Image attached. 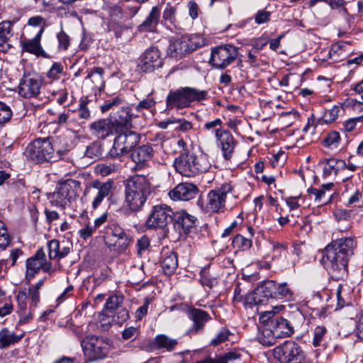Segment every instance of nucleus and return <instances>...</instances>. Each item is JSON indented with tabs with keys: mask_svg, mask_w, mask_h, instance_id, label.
Returning <instances> with one entry per match:
<instances>
[{
	"mask_svg": "<svg viewBox=\"0 0 363 363\" xmlns=\"http://www.w3.org/2000/svg\"><path fill=\"white\" fill-rule=\"evenodd\" d=\"M240 355L236 352H230L226 353L223 357H219L215 359L213 358H207L197 363H228L229 361L235 360L239 359Z\"/></svg>",
	"mask_w": 363,
	"mask_h": 363,
	"instance_id": "nucleus-44",
	"label": "nucleus"
},
{
	"mask_svg": "<svg viewBox=\"0 0 363 363\" xmlns=\"http://www.w3.org/2000/svg\"><path fill=\"white\" fill-rule=\"evenodd\" d=\"M26 279L28 281L33 279L40 269L52 276L56 269L52 268V264L46 259V255L43 248L38 249L35 254L29 257L26 263Z\"/></svg>",
	"mask_w": 363,
	"mask_h": 363,
	"instance_id": "nucleus-10",
	"label": "nucleus"
},
{
	"mask_svg": "<svg viewBox=\"0 0 363 363\" xmlns=\"http://www.w3.org/2000/svg\"><path fill=\"white\" fill-rule=\"evenodd\" d=\"M160 18V11L157 6L152 8L145 21L138 26L140 32H156Z\"/></svg>",
	"mask_w": 363,
	"mask_h": 363,
	"instance_id": "nucleus-31",
	"label": "nucleus"
},
{
	"mask_svg": "<svg viewBox=\"0 0 363 363\" xmlns=\"http://www.w3.org/2000/svg\"><path fill=\"white\" fill-rule=\"evenodd\" d=\"M27 156L36 162H55L60 159L62 152L55 148L49 138H38L29 144L26 148Z\"/></svg>",
	"mask_w": 363,
	"mask_h": 363,
	"instance_id": "nucleus-5",
	"label": "nucleus"
},
{
	"mask_svg": "<svg viewBox=\"0 0 363 363\" xmlns=\"http://www.w3.org/2000/svg\"><path fill=\"white\" fill-rule=\"evenodd\" d=\"M238 55V48L231 44L218 46L212 49L209 62L213 67L223 69L232 64Z\"/></svg>",
	"mask_w": 363,
	"mask_h": 363,
	"instance_id": "nucleus-12",
	"label": "nucleus"
},
{
	"mask_svg": "<svg viewBox=\"0 0 363 363\" xmlns=\"http://www.w3.org/2000/svg\"><path fill=\"white\" fill-rule=\"evenodd\" d=\"M232 335L231 332L226 328H222L216 336L211 340V345L218 346L221 343L228 340L229 336Z\"/></svg>",
	"mask_w": 363,
	"mask_h": 363,
	"instance_id": "nucleus-47",
	"label": "nucleus"
},
{
	"mask_svg": "<svg viewBox=\"0 0 363 363\" xmlns=\"http://www.w3.org/2000/svg\"><path fill=\"white\" fill-rule=\"evenodd\" d=\"M269 324L278 338L286 337L294 333L293 326L288 320L282 317L277 316Z\"/></svg>",
	"mask_w": 363,
	"mask_h": 363,
	"instance_id": "nucleus-29",
	"label": "nucleus"
},
{
	"mask_svg": "<svg viewBox=\"0 0 363 363\" xmlns=\"http://www.w3.org/2000/svg\"><path fill=\"white\" fill-rule=\"evenodd\" d=\"M174 124L177 125V126L175 127V130L182 132H188L193 128L192 123L184 119L176 118Z\"/></svg>",
	"mask_w": 363,
	"mask_h": 363,
	"instance_id": "nucleus-61",
	"label": "nucleus"
},
{
	"mask_svg": "<svg viewBox=\"0 0 363 363\" xmlns=\"http://www.w3.org/2000/svg\"><path fill=\"white\" fill-rule=\"evenodd\" d=\"M42 78L35 74H25L18 84V94L25 99L37 97L40 93Z\"/></svg>",
	"mask_w": 363,
	"mask_h": 363,
	"instance_id": "nucleus-15",
	"label": "nucleus"
},
{
	"mask_svg": "<svg viewBox=\"0 0 363 363\" xmlns=\"http://www.w3.org/2000/svg\"><path fill=\"white\" fill-rule=\"evenodd\" d=\"M129 318L128 311L125 308H118L116 314L113 315V320L116 323L121 324L126 321Z\"/></svg>",
	"mask_w": 363,
	"mask_h": 363,
	"instance_id": "nucleus-63",
	"label": "nucleus"
},
{
	"mask_svg": "<svg viewBox=\"0 0 363 363\" xmlns=\"http://www.w3.org/2000/svg\"><path fill=\"white\" fill-rule=\"evenodd\" d=\"M44 28L42 26L33 38H24L21 40V43L23 50L37 56L44 55V51L40 45V40Z\"/></svg>",
	"mask_w": 363,
	"mask_h": 363,
	"instance_id": "nucleus-30",
	"label": "nucleus"
},
{
	"mask_svg": "<svg viewBox=\"0 0 363 363\" xmlns=\"http://www.w3.org/2000/svg\"><path fill=\"white\" fill-rule=\"evenodd\" d=\"M23 336V333L17 335L6 328H2L0 330V349L7 348L18 342Z\"/></svg>",
	"mask_w": 363,
	"mask_h": 363,
	"instance_id": "nucleus-34",
	"label": "nucleus"
},
{
	"mask_svg": "<svg viewBox=\"0 0 363 363\" xmlns=\"http://www.w3.org/2000/svg\"><path fill=\"white\" fill-rule=\"evenodd\" d=\"M172 223L174 229L180 235H187L195 227L196 218L185 211H176Z\"/></svg>",
	"mask_w": 363,
	"mask_h": 363,
	"instance_id": "nucleus-23",
	"label": "nucleus"
},
{
	"mask_svg": "<svg viewBox=\"0 0 363 363\" xmlns=\"http://www.w3.org/2000/svg\"><path fill=\"white\" fill-rule=\"evenodd\" d=\"M16 298H17V302L18 304L19 313L28 311L27 310V303H26V300L28 299L27 290L24 289L22 291H20L18 293Z\"/></svg>",
	"mask_w": 363,
	"mask_h": 363,
	"instance_id": "nucleus-54",
	"label": "nucleus"
},
{
	"mask_svg": "<svg viewBox=\"0 0 363 363\" xmlns=\"http://www.w3.org/2000/svg\"><path fill=\"white\" fill-rule=\"evenodd\" d=\"M187 314L189 318L193 322V325L186 332L189 335L203 332L205 324L211 319L206 311L196 308H190Z\"/></svg>",
	"mask_w": 363,
	"mask_h": 363,
	"instance_id": "nucleus-21",
	"label": "nucleus"
},
{
	"mask_svg": "<svg viewBox=\"0 0 363 363\" xmlns=\"http://www.w3.org/2000/svg\"><path fill=\"white\" fill-rule=\"evenodd\" d=\"M216 138L225 160H230L236 145V141L233 135L227 130L216 129Z\"/></svg>",
	"mask_w": 363,
	"mask_h": 363,
	"instance_id": "nucleus-20",
	"label": "nucleus"
},
{
	"mask_svg": "<svg viewBox=\"0 0 363 363\" xmlns=\"http://www.w3.org/2000/svg\"><path fill=\"white\" fill-rule=\"evenodd\" d=\"M122 295H113L108 298L106 302V308L108 311L116 309L123 301Z\"/></svg>",
	"mask_w": 363,
	"mask_h": 363,
	"instance_id": "nucleus-48",
	"label": "nucleus"
},
{
	"mask_svg": "<svg viewBox=\"0 0 363 363\" xmlns=\"http://www.w3.org/2000/svg\"><path fill=\"white\" fill-rule=\"evenodd\" d=\"M150 303V298H145L143 306L139 307L135 311V318L137 320H140L147 315Z\"/></svg>",
	"mask_w": 363,
	"mask_h": 363,
	"instance_id": "nucleus-62",
	"label": "nucleus"
},
{
	"mask_svg": "<svg viewBox=\"0 0 363 363\" xmlns=\"http://www.w3.org/2000/svg\"><path fill=\"white\" fill-rule=\"evenodd\" d=\"M97 174L106 177L117 170V166L113 164H99L96 167Z\"/></svg>",
	"mask_w": 363,
	"mask_h": 363,
	"instance_id": "nucleus-49",
	"label": "nucleus"
},
{
	"mask_svg": "<svg viewBox=\"0 0 363 363\" xmlns=\"http://www.w3.org/2000/svg\"><path fill=\"white\" fill-rule=\"evenodd\" d=\"M156 104V101L150 97H147L143 101H140L138 104L134 106L136 111L140 113L144 109L149 110L151 108L154 107Z\"/></svg>",
	"mask_w": 363,
	"mask_h": 363,
	"instance_id": "nucleus-55",
	"label": "nucleus"
},
{
	"mask_svg": "<svg viewBox=\"0 0 363 363\" xmlns=\"http://www.w3.org/2000/svg\"><path fill=\"white\" fill-rule=\"evenodd\" d=\"M232 245L234 248H238L245 251L249 250L252 247V241L250 238L244 237L240 234H238L233 238Z\"/></svg>",
	"mask_w": 363,
	"mask_h": 363,
	"instance_id": "nucleus-42",
	"label": "nucleus"
},
{
	"mask_svg": "<svg viewBox=\"0 0 363 363\" xmlns=\"http://www.w3.org/2000/svg\"><path fill=\"white\" fill-rule=\"evenodd\" d=\"M275 289L274 281L268 280L249 293L244 299V304L252 308L253 306H262L273 300L272 293Z\"/></svg>",
	"mask_w": 363,
	"mask_h": 363,
	"instance_id": "nucleus-13",
	"label": "nucleus"
},
{
	"mask_svg": "<svg viewBox=\"0 0 363 363\" xmlns=\"http://www.w3.org/2000/svg\"><path fill=\"white\" fill-rule=\"evenodd\" d=\"M201 45V38L199 36L185 35L172 41L167 52L171 57L179 60Z\"/></svg>",
	"mask_w": 363,
	"mask_h": 363,
	"instance_id": "nucleus-8",
	"label": "nucleus"
},
{
	"mask_svg": "<svg viewBox=\"0 0 363 363\" xmlns=\"http://www.w3.org/2000/svg\"><path fill=\"white\" fill-rule=\"evenodd\" d=\"M337 308L352 303L351 289L346 284H339L335 292Z\"/></svg>",
	"mask_w": 363,
	"mask_h": 363,
	"instance_id": "nucleus-35",
	"label": "nucleus"
},
{
	"mask_svg": "<svg viewBox=\"0 0 363 363\" xmlns=\"http://www.w3.org/2000/svg\"><path fill=\"white\" fill-rule=\"evenodd\" d=\"M57 40H58V48L60 50H66L69 46L70 44V38L69 35L65 33L63 30H61L57 35Z\"/></svg>",
	"mask_w": 363,
	"mask_h": 363,
	"instance_id": "nucleus-56",
	"label": "nucleus"
},
{
	"mask_svg": "<svg viewBox=\"0 0 363 363\" xmlns=\"http://www.w3.org/2000/svg\"><path fill=\"white\" fill-rule=\"evenodd\" d=\"M340 135L337 131H331L323 138L322 144L328 148L336 149L340 143Z\"/></svg>",
	"mask_w": 363,
	"mask_h": 363,
	"instance_id": "nucleus-41",
	"label": "nucleus"
},
{
	"mask_svg": "<svg viewBox=\"0 0 363 363\" xmlns=\"http://www.w3.org/2000/svg\"><path fill=\"white\" fill-rule=\"evenodd\" d=\"M84 355L89 361H96L105 358L111 349V342L103 337L91 335L81 340Z\"/></svg>",
	"mask_w": 363,
	"mask_h": 363,
	"instance_id": "nucleus-6",
	"label": "nucleus"
},
{
	"mask_svg": "<svg viewBox=\"0 0 363 363\" xmlns=\"http://www.w3.org/2000/svg\"><path fill=\"white\" fill-rule=\"evenodd\" d=\"M272 13L267 10H259L254 15V20L256 24L261 25L269 21Z\"/></svg>",
	"mask_w": 363,
	"mask_h": 363,
	"instance_id": "nucleus-52",
	"label": "nucleus"
},
{
	"mask_svg": "<svg viewBox=\"0 0 363 363\" xmlns=\"http://www.w3.org/2000/svg\"><path fill=\"white\" fill-rule=\"evenodd\" d=\"M176 340L171 339L166 335H157L155 339V345L157 348H165L167 350H172L177 345Z\"/></svg>",
	"mask_w": 363,
	"mask_h": 363,
	"instance_id": "nucleus-40",
	"label": "nucleus"
},
{
	"mask_svg": "<svg viewBox=\"0 0 363 363\" xmlns=\"http://www.w3.org/2000/svg\"><path fill=\"white\" fill-rule=\"evenodd\" d=\"M163 20L173 24L176 20V9L174 6H167L163 12Z\"/></svg>",
	"mask_w": 363,
	"mask_h": 363,
	"instance_id": "nucleus-59",
	"label": "nucleus"
},
{
	"mask_svg": "<svg viewBox=\"0 0 363 363\" xmlns=\"http://www.w3.org/2000/svg\"><path fill=\"white\" fill-rule=\"evenodd\" d=\"M62 69L63 68L60 63L55 62L48 72L47 76L52 79H57Z\"/></svg>",
	"mask_w": 363,
	"mask_h": 363,
	"instance_id": "nucleus-64",
	"label": "nucleus"
},
{
	"mask_svg": "<svg viewBox=\"0 0 363 363\" xmlns=\"http://www.w3.org/2000/svg\"><path fill=\"white\" fill-rule=\"evenodd\" d=\"M162 65L159 49L156 46H150L141 55L138 67L141 72H152Z\"/></svg>",
	"mask_w": 363,
	"mask_h": 363,
	"instance_id": "nucleus-18",
	"label": "nucleus"
},
{
	"mask_svg": "<svg viewBox=\"0 0 363 363\" xmlns=\"http://www.w3.org/2000/svg\"><path fill=\"white\" fill-rule=\"evenodd\" d=\"M312 344L313 347L325 346L328 337V329L324 325H318L313 330Z\"/></svg>",
	"mask_w": 363,
	"mask_h": 363,
	"instance_id": "nucleus-39",
	"label": "nucleus"
},
{
	"mask_svg": "<svg viewBox=\"0 0 363 363\" xmlns=\"http://www.w3.org/2000/svg\"><path fill=\"white\" fill-rule=\"evenodd\" d=\"M176 171L183 177H191L206 172L211 165L206 155L193 152L181 154L174 162Z\"/></svg>",
	"mask_w": 363,
	"mask_h": 363,
	"instance_id": "nucleus-3",
	"label": "nucleus"
},
{
	"mask_svg": "<svg viewBox=\"0 0 363 363\" xmlns=\"http://www.w3.org/2000/svg\"><path fill=\"white\" fill-rule=\"evenodd\" d=\"M358 121H363V116L357 118H349L348 120L345 121L342 124L343 130L345 132L353 131L355 129L357 123Z\"/></svg>",
	"mask_w": 363,
	"mask_h": 363,
	"instance_id": "nucleus-58",
	"label": "nucleus"
},
{
	"mask_svg": "<svg viewBox=\"0 0 363 363\" xmlns=\"http://www.w3.org/2000/svg\"><path fill=\"white\" fill-rule=\"evenodd\" d=\"M269 42V38L263 34L260 37L252 40L251 45L256 50H262Z\"/></svg>",
	"mask_w": 363,
	"mask_h": 363,
	"instance_id": "nucleus-60",
	"label": "nucleus"
},
{
	"mask_svg": "<svg viewBox=\"0 0 363 363\" xmlns=\"http://www.w3.org/2000/svg\"><path fill=\"white\" fill-rule=\"evenodd\" d=\"M123 104V100L118 97L116 96L108 100H106L104 104L101 106V110L103 113L106 112L114 107H118Z\"/></svg>",
	"mask_w": 363,
	"mask_h": 363,
	"instance_id": "nucleus-53",
	"label": "nucleus"
},
{
	"mask_svg": "<svg viewBox=\"0 0 363 363\" xmlns=\"http://www.w3.org/2000/svg\"><path fill=\"white\" fill-rule=\"evenodd\" d=\"M152 186L148 176L135 174L129 177L125 184L123 206L128 213L138 212L142 209Z\"/></svg>",
	"mask_w": 363,
	"mask_h": 363,
	"instance_id": "nucleus-2",
	"label": "nucleus"
},
{
	"mask_svg": "<svg viewBox=\"0 0 363 363\" xmlns=\"http://www.w3.org/2000/svg\"><path fill=\"white\" fill-rule=\"evenodd\" d=\"M106 239L118 252H124L132 242L131 237L118 224H111L106 232Z\"/></svg>",
	"mask_w": 363,
	"mask_h": 363,
	"instance_id": "nucleus-17",
	"label": "nucleus"
},
{
	"mask_svg": "<svg viewBox=\"0 0 363 363\" xmlns=\"http://www.w3.org/2000/svg\"><path fill=\"white\" fill-rule=\"evenodd\" d=\"M274 357L280 363H290L294 360H301L303 357L300 346L294 341H286L274 349Z\"/></svg>",
	"mask_w": 363,
	"mask_h": 363,
	"instance_id": "nucleus-16",
	"label": "nucleus"
},
{
	"mask_svg": "<svg viewBox=\"0 0 363 363\" xmlns=\"http://www.w3.org/2000/svg\"><path fill=\"white\" fill-rule=\"evenodd\" d=\"M278 339L274 330L271 328L269 323L264 326H262L261 332L258 335L259 342L266 346H270L276 342V340Z\"/></svg>",
	"mask_w": 363,
	"mask_h": 363,
	"instance_id": "nucleus-37",
	"label": "nucleus"
},
{
	"mask_svg": "<svg viewBox=\"0 0 363 363\" xmlns=\"http://www.w3.org/2000/svg\"><path fill=\"white\" fill-rule=\"evenodd\" d=\"M48 248L50 259H60L70 252L72 243L65 240L60 242L54 239L48 242Z\"/></svg>",
	"mask_w": 363,
	"mask_h": 363,
	"instance_id": "nucleus-27",
	"label": "nucleus"
},
{
	"mask_svg": "<svg viewBox=\"0 0 363 363\" xmlns=\"http://www.w3.org/2000/svg\"><path fill=\"white\" fill-rule=\"evenodd\" d=\"M233 186L230 184H223L221 186L211 190L206 197L204 211L206 213L223 211L228 195L232 194Z\"/></svg>",
	"mask_w": 363,
	"mask_h": 363,
	"instance_id": "nucleus-9",
	"label": "nucleus"
},
{
	"mask_svg": "<svg viewBox=\"0 0 363 363\" xmlns=\"http://www.w3.org/2000/svg\"><path fill=\"white\" fill-rule=\"evenodd\" d=\"M199 188L192 183L182 182L169 191V196L173 201H189L196 196Z\"/></svg>",
	"mask_w": 363,
	"mask_h": 363,
	"instance_id": "nucleus-22",
	"label": "nucleus"
},
{
	"mask_svg": "<svg viewBox=\"0 0 363 363\" xmlns=\"http://www.w3.org/2000/svg\"><path fill=\"white\" fill-rule=\"evenodd\" d=\"M207 97V91L191 87H183L171 91L167 96L166 104L169 108L189 107L195 101H201Z\"/></svg>",
	"mask_w": 363,
	"mask_h": 363,
	"instance_id": "nucleus-4",
	"label": "nucleus"
},
{
	"mask_svg": "<svg viewBox=\"0 0 363 363\" xmlns=\"http://www.w3.org/2000/svg\"><path fill=\"white\" fill-rule=\"evenodd\" d=\"M355 242L352 238L333 240L323 252L322 264L333 279H341L347 274L349 257L353 255Z\"/></svg>",
	"mask_w": 363,
	"mask_h": 363,
	"instance_id": "nucleus-1",
	"label": "nucleus"
},
{
	"mask_svg": "<svg viewBox=\"0 0 363 363\" xmlns=\"http://www.w3.org/2000/svg\"><path fill=\"white\" fill-rule=\"evenodd\" d=\"M12 116L11 108L6 104L0 101V124L7 123Z\"/></svg>",
	"mask_w": 363,
	"mask_h": 363,
	"instance_id": "nucleus-51",
	"label": "nucleus"
},
{
	"mask_svg": "<svg viewBox=\"0 0 363 363\" xmlns=\"http://www.w3.org/2000/svg\"><path fill=\"white\" fill-rule=\"evenodd\" d=\"M140 135L135 131L128 130L118 134L114 139L113 145L109 151L112 158H118L132 152L138 144Z\"/></svg>",
	"mask_w": 363,
	"mask_h": 363,
	"instance_id": "nucleus-7",
	"label": "nucleus"
},
{
	"mask_svg": "<svg viewBox=\"0 0 363 363\" xmlns=\"http://www.w3.org/2000/svg\"><path fill=\"white\" fill-rule=\"evenodd\" d=\"M113 182L108 181L101 182L99 180L93 181L84 190L86 200L91 201L93 209H96L105 198L111 194Z\"/></svg>",
	"mask_w": 363,
	"mask_h": 363,
	"instance_id": "nucleus-11",
	"label": "nucleus"
},
{
	"mask_svg": "<svg viewBox=\"0 0 363 363\" xmlns=\"http://www.w3.org/2000/svg\"><path fill=\"white\" fill-rule=\"evenodd\" d=\"M333 183L323 184L320 189L309 188L308 194L318 206L326 205L332 202L335 196V191H333Z\"/></svg>",
	"mask_w": 363,
	"mask_h": 363,
	"instance_id": "nucleus-24",
	"label": "nucleus"
},
{
	"mask_svg": "<svg viewBox=\"0 0 363 363\" xmlns=\"http://www.w3.org/2000/svg\"><path fill=\"white\" fill-rule=\"evenodd\" d=\"M319 165L323 169V176L328 177L333 174H337L338 169L345 165V162L342 160L330 158L321 160Z\"/></svg>",
	"mask_w": 363,
	"mask_h": 363,
	"instance_id": "nucleus-33",
	"label": "nucleus"
},
{
	"mask_svg": "<svg viewBox=\"0 0 363 363\" xmlns=\"http://www.w3.org/2000/svg\"><path fill=\"white\" fill-rule=\"evenodd\" d=\"M104 71L101 67H94L88 74L86 79H89L92 83V88L101 91L104 88Z\"/></svg>",
	"mask_w": 363,
	"mask_h": 363,
	"instance_id": "nucleus-36",
	"label": "nucleus"
},
{
	"mask_svg": "<svg viewBox=\"0 0 363 363\" xmlns=\"http://www.w3.org/2000/svg\"><path fill=\"white\" fill-rule=\"evenodd\" d=\"M174 213L173 210L166 204L154 206L145 223L147 228H165L172 222Z\"/></svg>",
	"mask_w": 363,
	"mask_h": 363,
	"instance_id": "nucleus-14",
	"label": "nucleus"
},
{
	"mask_svg": "<svg viewBox=\"0 0 363 363\" xmlns=\"http://www.w3.org/2000/svg\"><path fill=\"white\" fill-rule=\"evenodd\" d=\"M274 286L275 289L272 293L274 298H284L288 301L293 298L294 292L287 283L277 284L274 281Z\"/></svg>",
	"mask_w": 363,
	"mask_h": 363,
	"instance_id": "nucleus-38",
	"label": "nucleus"
},
{
	"mask_svg": "<svg viewBox=\"0 0 363 363\" xmlns=\"http://www.w3.org/2000/svg\"><path fill=\"white\" fill-rule=\"evenodd\" d=\"M342 107L339 105L333 106L331 108L326 109L323 115V120L325 123L334 122L338 117Z\"/></svg>",
	"mask_w": 363,
	"mask_h": 363,
	"instance_id": "nucleus-46",
	"label": "nucleus"
},
{
	"mask_svg": "<svg viewBox=\"0 0 363 363\" xmlns=\"http://www.w3.org/2000/svg\"><path fill=\"white\" fill-rule=\"evenodd\" d=\"M43 284V279L39 280L35 284L30 286L27 291L28 298L29 297L30 298L31 302L34 306H36L39 301V290L42 288Z\"/></svg>",
	"mask_w": 363,
	"mask_h": 363,
	"instance_id": "nucleus-45",
	"label": "nucleus"
},
{
	"mask_svg": "<svg viewBox=\"0 0 363 363\" xmlns=\"http://www.w3.org/2000/svg\"><path fill=\"white\" fill-rule=\"evenodd\" d=\"M161 266L167 275L172 274L178 266L177 254L172 250H166L162 252Z\"/></svg>",
	"mask_w": 363,
	"mask_h": 363,
	"instance_id": "nucleus-32",
	"label": "nucleus"
},
{
	"mask_svg": "<svg viewBox=\"0 0 363 363\" xmlns=\"http://www.w3.org/2000/svg\"><path fill=\"white\" fill-rule=\"evenodd\" d=\"M96 230V226H94L91 223H86L79 230L78 233L81 238L86 240L87 238L92 236L94 232Z\"/></svg>",
	"mask_w": 363,
	"mask_h": 363,
	"instance_id": "nucleus-57",
	"label": "nucleus"
},
{
	"mask_svg": "<svg viewBox=\"0 0 363 363\" xmlns=\"http://www.w3.org/2000/svg\"><path fill=\"white\" fill-rule=\"evenodd\" d=\"M10 241L6 225L0 220V250H4L9 245Z\"/></svg>",
	"mask_w": 363,
	"mask_h": 363,
	"instance_id": "nucleus-50",
	"label": "nucleus"
},
{
	"mask_svg": "<svg viewBox=\"0 0 363 363\" xmlns=\"http://www.w3.org/2000/svg\"><path fill=\"white\" fill-rule=\"evenodd\" d=\"M75 187L76 182L72 179L59 184L56 191L50 197V202L58 206L67 205V202L69 201L76 194Z\"/></svg>",
	"mask_w": 363,
	"mask_h": 363,
	"instance_id": "nucleus-19",
	"label": "nucleus"
},
{
	"mask_svg": "<svg viewBox=\"0 0 363 363\" xmlns=\"http://www.w3.org/2000/svg\"><path fill=\"white\" fill-rule=\"evenodd\" d=\"M152 157L153 149L150 145H143L134 148L130 153V158L135 163L133 169H142Z\"/></svg>",
	"mask_w": 363,
	"mask_h": 363,
	"instance_id": "nucleus-25",
	"label": "nucleus"
},
{
	"mask_svg": "<svg viewBox=\"0 0 363 363\" xmlns=\"http://www.w3.org/2000/svg\"><path fill=\"white\" fill-rule=\"evenodd\" d=\"M90 129L99 138L105 139L113 134L115 126L110 118H102L91 123Z\"/></svg>",
	"mask_w": 363,
	"mask_h": 363,
	"instance_id": "nucleus-28",
	"label": "nucleus"
},
{
	"mask_svg": "<svg viewBox=\"0 0 363 363\" xmlns=\"http://www.w3.org/2000/svg\"><path fill=\"white\" fill-rule=\"evenodd\" d=\"M131 106H121L116 111H113L110 115V119L115 126V132L128 126L134 116L131 113Z\"/></svg>",
	"mask_w": 363,
	"mask_h": 363,
	"instance_id": "nucleus-26",
	"label": "nucleus"
},
{
	"mask_svg": "<svg viewBox=\"0 0 363 363\" xmlns=\"http://www.w3.org/2000/svg\"><path fill=\"white\" fill-rule=\"evenodd\" d=\"M12 25L11 21L0 23V41L3 45H9L7 41L13 35Z\"/></svg>",
	"mask_w": 363,
	"mask_h": 363,
	"instance_id": "nucleus-43",
	"label": "nucleus"
}]
</instances>
